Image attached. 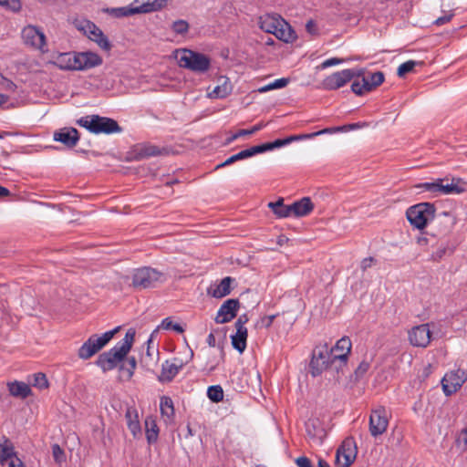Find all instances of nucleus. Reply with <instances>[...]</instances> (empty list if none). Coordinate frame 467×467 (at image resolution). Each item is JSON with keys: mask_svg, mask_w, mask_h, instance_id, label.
<instances>
[{"mask_svg": "<svg viewBox=\"0 0 467 467\" xmlns=\"http://www.w3.org/2000/svg\"><path fill=\"white\" fill-rule=\"evenodd\" d=\"M467 380V374L462 369L446 373L441 379L443 392L446 396L455 393Z\"/></svg>", "mask_w": 467, "mask_h": 467, "instance_id": "15", "label": "nucleus"}, {"mask_svg": "<svg viewBox=\"0 0 467 467\" xmlns=\"http://www.w3.org/2000/svg\"><path fill=\"white\" fill-rule=\"evenodd\" d=\"M264 127H265V124L263 122H261V123L254 125L251 129L240 130L239 131H237L236 133L233 134L231 137L226 139L225 145L231 144L235 140H237L238 138H240L242 136L252 135V134L259 131L260 130H262Z\"/></svg>", "mask_w": 467, "mask_h": 467, "instance_id": "37", "label": "nucleus"}, {"mask_svg": "<svg viewBox=\"0 0 467 467\" xmlns=\"http://www.w3.org/2000/svg\"><path fill=\"white\" fill-rule=\"evenodd\" d=\"M2 467H25L22 461L16 455L11 457L6 462L2 464Z\"/></svg>", "mask_w": 467, "mask_h": 467, "instance_id": "51", "label": "nucleus"}, {"mask_svg": "<svg viewBox=\"0 0 467 467\" xmlns=\"http://www.w3.org/2000/svg\"><path fill=\"white\" fill-rule=\"evenodd\" d=\"M53 63L63 70H86L99 66L102 59L93 52L61 53Z\"/></svg>", "mask_w": 467, "mask_h": 467, "instance_id": "1", "label": "nucleus"}, {"mask_svg": "<svg viewBox=\"0 0 467 467\" xmlns=\"http://www.w3.org/2000/svg\"><path fill=\"white\" fill-rule=\"evenodd\" d=\"M413 188L418 190L419 192H429L433 197L454 193L458 194L465 191L461 179L454 178L451 182H449L448 179L439 178L433 182L417 183Z\"/></svg>", "mask_w": 467, "mask_h": 467, "instance_id": "4", "label": "nucleus"}, {"mask_svg": "<svg viewBox=\"0 0 467 467\" xmlns=\"http://www.w3.org/2000/svg\"><path fill=\"white\" fill-rule=\"evenodd\" d=\"M234 281V278L226 276L221 282L209 289V294L215 298H222L231 293V285Z\"/></svg>", "mask_w": 467, "mask_h": 467, "instance_id": "24", "label": "nucleus"}, {"mask_svg": "<svg viewBox=\"0 0 467 467\" xmlns=\"http://www.w3.org/2000/svg\"><path fill=\"white\" fill-rule=\"evenodd\" d=\"M259 27L274 35L279 40L292 43L296 39V34L291 26L277 14H265L258 18Z\"/></svg>", "mask_w": 467, "mask_h": 467, "instance_id": "3", "label": "nucleus"}, {"mask_svg": "<svg viewBox=\"0 0 467 467\" xmlns=\"http://www.w3.org/2000/svg\"><path fill=\"white\" fill-rule=\"evenodd\" d=\"M160 410L161 418L166 424L173 422L175 410L172 400L168 396H162L160 400Z\"/></svg>", "mask_w": 467, "mask_h": 467, "instance_id": "23", "label": "nucleus"}, {"mask_svg": "<svg viewBox=\"0 0 467 467\" xmlns=\"http://www.w3.org/2000/svg\"><path fill=\"white\" fill-rule=\"evenodd\" d=\"M84 30L89 39L96 42L102 49L109 50L110 44L108 38L95 24L87 22Z\"/></svg>", "mask_w": 467, "mask_h": 467, "instance_id": "20", "label": "nucleus"}, {"mask_svg": "<svg viewBox=\"0 0 467 467\" xmlns=\"http://www.w3.org/2000/svg\"><path fill=\"white\" fill-rule=\"evenodd\" d=\"M208 398L213 402H219L223 400V390L221 386H210L207 389Z\"/></svg>", "mask_w": 467, "mask_h": 467, "instance_id": "40", "label": "nucleus"}, {"mask_svg": "<svg viewBox=\"0 0 467 467\" xmlns=\"http://www.w3.org/2000/svg\"><path fill=\"white\" fill-rule=\"evenodd\" d=\"M445 253H446L445 247H441V248L437 249L435 252L432 253L431 260H433V261L441 260L444 256Z\"/></svg>", "mask_w": 467, "mask_h": 467, "instance_id": "55", "label": "nucleus"}, {"mask_svg": "<svg viewBox=\"0 0 467 467\" xmlns=\"http://www.w3.org/2000/svg\"><path fill=\"white\" fill-rule=\"evenodd\" d=\"M334 354L327 344L317 346L313 350L310 361V371L313 377L319 376L328 369Z\"/></svg>", "mask_w": 467, "mask_h": 467, "instance_id": "10", "label": "nucleus"}, {"mask_svg": "<svg viewBox=\"0 0 467 467\" xmlns=\"http://www.w3.org/2000/svg\"><path fill=\"white\" fill-rule=\"evenodd\" d=\"M207 343L210 347H215L216 340L213 333H210L207 337Z\"/></svg>", "mask_w": 467, "mask_h": 467, "instance_id": "62", "label": "nucleus"}, {"mask_svg": "<svg viewBox=\"0 0 467 467\" xmlns=\"http://www.w3.org/2000/svg\"><path fill=\"white\" fill-rule=\"evenodd\" d=\"M256 154H258L256 147L253 146V147H251L249 149L241 150V151H239L238 153H236L234 155H232L231 157L226 159L223 162L218 164L216 166V169H220V168L231 165V164H233L234 162H235L237 161L244 160V159L253 157V156H254Z\"/></svg>", "mask_w": 467, "mask_h": 467, "instance_id": "28", "label": "nucleus"}, {"mask_svg": "<svg viewBox=\"0 0 467 467\" xmlns=\"http://www.w3.org/2000/svg\"><path fill=\"white\" fill-rule=\"evenodd\" d=\"M289 143H291V140L289 137H287V138L282 139V140L281 139L275 140L273 142H267V143H264L262 145H256L255 147H256L257 152L259 154V153L265 152L267 150H272L274 149L285 146Z\"/></svg>", "mask_w": 467, "mask_h": 467, "instance_id": "34", "label": "nucleus"}, {"mask_svg": "<svg viewBox=\"0 0 467 467\" xmlns=\"http://www.w3.org/2000/svg\"><path fill=\"white\" fill-rule=\"evenodd\" d=\"M166 280L165 275L151 267H141L135 270L132 276V285L137 289H148L157 286Z\"/></svg>", "mask_w": 467, "mask_h": 467, "instance_id": "7", "label": "nucleus"}, {"mask_svg": "<svg viewBox=\"0 0 467 467\" xmlns=\"http://www.w3.org/2000/svg\"><path fill=\"white\" fill-rule=\"evenodd\" d=\"M127 427L135 440L142 437V430L140 422L139 413L135 408H128L125 413Z\"/></svg>", "mask_w": 467, "mask_h": 467, "instance_id": "21", "label": "nucleus"}, {"mask_svg": "<svg viewBox=\"0 0 467 467\" xmlns=\"http://www.w3.org/2000/svg\"><path fill=\"white\" fill-rule=\"evenodd\" d=\"M329 350L337 354H344V358H348V356L351 350V341L348 337H342L336 343V346Z\"/></svg>", "mask_w": 467, "mask_h": 467, "instance_id": "36", "label": "nucleus"}, {"mask_svg": "<svg viewBox=\"0 0 467 467\" xmlns=\"http://www.w3.org/2000/svg\"><path fill=\"white\" fill-rule=\"evenodd\" d=\"M52 455L55 462L57 463H61L66 460L65 452L58 444H54L52 446Z\"/></svg>", "mask_w": 467, "mask_h": 467, "instance_id": "47", "label": "nucleus"}, {"mask_svg": "<svg viewBox=\"0 0 467 467\" xmlns=\"http://www.w3.org/2000/svg\"><path fill=\"white\" fill-rule=\"evenodd\" d=\"M296 462L298 467H313L311 461L307 457H305V456L298 457L296 460Z\"/></svg>", "mask_w": 467, "mask_h": 467, "instance_id": "54", "label": "nucleus"}, {"mask_svg": "<svg viewBox=\"0 0 467 467\" xmlns=\"http://www.w3.org/2000/svg\"><path fill=\"white\" fill-rule=\"evenodd\" d=\"M7 388L11 396L19 399H26L31 394V389L28 384L22 381H12L7 383Z\"/></svg>", "mask_w": 467, "mask_h": 467, "instance_id": "27", "label": "nucleus"}, {"mask_svg": "<svg viewBox=\"0 0 467 467\" xmlns=\"http://www.w3.org/2000/svg\"><path fill=\"white\" fill-rule=\"evenodd\" d=\"M177 58L180 67L199 73L206 72L211 64L208 57L189 49H182L179 51Z\"/></svg>", "mask_w": 467, "mask_h": 467, "instance_id": "8", "label": "nucleus"}, {"mask_svg": "<svg viewBox=\"0 0 467 467\" xmlns=\"http://www.w3.org/2000/svg\"><path fill=\"white\" fill-rule=\"evenodd\" d=\"M184 367V362L179 358H172L162 363L161 374L158 377L160 382H170Z\"/></svg>", "mask_w": 467, "mask_h": 467, "instance_id": "19", "label": "nucleus"}, {"mask_svg": "<svg viewBox=\"0 0 467 467\" xmlns=\"http://www.w3.org/2000/svg\"><path fill=\"white\" fill-rule=\"evenodd\" d=\"M159 154V150L153 145H140L138 148V155L140 158H147L156 156Z\"/></svg>", "mask_w": 467, "mask_h": 467, "instance_id": "42", "label": "nucleus"}, {"mask_svg": "<svg viewBox=\"0 0 467 467\" xmlns=\"http://www.w3.org/2000/svg\"><path fill=\"white\" fill-rule=\"evenodd\" d=\"M374 262H375V259L373 257L364 258L361 261V265H360L362 271H366L368 268L371 267Z\"/></svg>", "mask_w": 467, "mask_h": 467, "instance_id": "56", "label": "nucleus"}, {"mask_svg": "<svg viewBox=\"0 0 467 467\" xmlns=\"http://www.w3.org/2000/svg\"><path fill=\"white\" fill-rule=\"evenodd\" d=\"M172 29L177 34H184L189 29V25L185 20H177L172 24Z\"/></svg>", "mask_w": 467, "mask_h": 467, "instance_id": "48", "label": "nucleus"}, {"mask_svg": "<svg viewBox=\"0 0 467 467\" xmlns=\"http://www.w3.org/2000/svg\"><path fill=\"white\" fill-rule=\"evenodd\" d=\"M24 43L34 48L44 50L46 36L43 31L34 26H27L22 31Z\"/></svg>", "mask_w": 467, "mask_h": 467, "instance_id": "17", "label": "nucleus"}, {"mask_svg": "<svg viewBox=\"0 0 467 467\" xmlns=\"http://www.w3.org/2000/svg\"><path fill=\"white\" fill-rule=\"evenodd\" d=\"M78 124L94 134H111L121 131V128L115 119L99 115L82 117L78 120Z\"/></svg>", "mask_w": 467, "mask_h": 467, "instance_id": "5", "label": "nucleus"}, {"mask_svg": "<svg viewBox=\"0 0 467 467\" xmlns=\"http://www.w3.org/2000/svg\"><path fill=\"white\" fill-rule=\"evenodd\" d=\"M167 0H155L151 3H145L140 6H124L117 8H107L104 11L116 17L130 16L135 14L149 13L161 9Z\"/></svg>", "mask_w": 467, "mask_h": 467, "instance_id": "11", "label": "nucleus"}, {"mask_svg": "<svg viewBox=\"0 0 467 467\" xmlns=\"http://www.w3.org/2000/svg\"><path fill=\"white\" fill-rule=\"evenodd\" d=\"M456 442L458 444L462 443L465 447H467V427L461 431L457 437Z\"/></svg>", "mask_w": 467, "mask_h": 467, "instance_id": "53", "label": "nucleus"}, {"mask_svg": "<svg viewBox=\"0 0 467 467\" xmlns=\"http://www.w3.org/2000/svg\"><path fill=\"white\" fill-rule=\"evenodd\" d=\"M389 426V418L384 407L373 410L369 416V432L372 437L383 434Z\"/></svg>", "mask_w": 467, "mask_h": 467, "instance_id": "14", "label": "nucleus"}, {"mask_svg": "<svg viewBox=\"0 0 467 467\" xmlns=\"http://www.w3.org/2000/svg\"><path fill=\"white\" fill-rule=\"evenodd\" d=\"M222 83L217 85L210 93L209 97L213 99L226 98L232 91V86L227 78H221L219 79Z\"/></svg>", "mask_w": 467, "mask_h": 467, "instance_id": "31", "label": "nucleus"}, {"mask_svg": "<svg viewBox=\"0 0 467 467\" xmlns=\"http://www.w3.org/2000/svg\"><path fill=\"white\" fill-rule=\"evenodd\" d=\"M416 65H417V62L413 61V60H408V61L402 63L398 67V71H397L398 76L400 78L404 77L406 74L411 72Z\"/></svg>", "mask_w": 467, "mask_h": 467, "instance_id": "44", "label": "nucleus"}, {"mask_svg": "<svg viewBox=\"0 0 467 467\" xmlns=\"http://www.w3.org/2000/svg\"><path fill=\"white\" fill-rule=\"evenodd\" d=\"M351 90L360 96L363 95L366 92H369V89L368 88V86L364 85V78H362L361 80H355L351 85Z\"/></svg>", "mask_w": 467, "mask_h": 467, "instance_id": "46", "label": "nucleus"}, {"mask_svg": "<svg viewBox=\"0 0 467 467\" xmlns=\"http://www.w3.org/2000/svg\"><path fill=\"white\" fill-rule=\"evenodd\" d=\"M0 5L7 6L13 11H18L21 8L19 0H0Z\"/></svg>", "mask_w": 467, "mask_h": 467, "instance_id": "50", "label": "nucleus"}, {"mask_svg": "<svg viewBox=\"0 0 467 467\" xmlns=\"http://www.w3.org/2000/svg\"><path fill=\"white\" fill-rule=\"evenodd\" d=\"M54 140L63 143L68 148H72L77 145L79 137L76 129L63 128L54 133Z\"/></svg>", "mask_w": 467, "mask_h": 467, "instance_id": "22", "label": "nucleus"}, {"mask_svg": "<svg viewBox=\"0 0 467 467\" xmlns=\"http://www.w3.org/2000/svg\"><path fill=\"white\" fill-rule=\"evenodd\" d=\"M248 321V318L245 315L239 317V318L235 322V328H246L244 327L245 323Z\"/></svg>", "mask_w": 467, "mask_h": 467, "instance_id": "58", "label": "nucleus"}, {"mask_svg": "<svg viewBox=\"0 0 467 467\" xmlns=\"http://www.w3.org/2000/svg\"><path fill=\"white\" fill-rule=\"evenodd\" d=\"M362 70L343 69L325 78L321 85L324 89L336 90L344 87L354 77L362 75Z\"/></svg>", "mask_w": 467, "mask_h": 467, "instance_id": "12", "label": "nucleus"}, {"mask_svg": "<svg viewBox=\"0 0 467 467\" xmlns=\"http://www.w3.org/2000/svg\"><path fill=\"white\" fill-rule=\"evenodd\" d=\"M432 324L426 323L413 327L408 333L409 341L413 347L427 348L432 338L431 326Z\"/></svg>", "mask_w": 467, "mask_h": 467, "instance_id": "13", "label": "nucleus"}, {"mask_svg": "<svg viewBox=\"0 0 467 467\" xmlns=\"http://www.w3.org/2000/svg\"><path fill=\"white\" fill-rule=\"evenodd\" d=\"M275 316H268L263 318V323L265 327H270L275 319Z\"/></svg>", "mask_w": 467, "mask_h": 467, "instance_id": "61", "label": "nucleus"}, {"mask_svg": "<svg viewBox=\"0 0 467 467\" xmlns=\"http://www.w3.org/2000/svg\"><path fill=\"white\" fill-rule=\"evenodd\" d=\"M289 83V79L285 78L275 79L274 82L261 87L258 91L261 93L267 92L272 89H277L285 88Z\"/></svg>", "mask_w": 467, "mask_h": 467, "instance_id": "41", "label": "nucleus"}, {"mask_svg": "<svg viewBox=\"0 0 467 467\" xmlns=\"http://www.w3.org/2000/svg\"><path fill=\"white\" fill-rule=\"evenodd\" d=\"M343 130H344V128H342V127L326 128V129H323L317 132L304 133V134H299V135H292V136H289V138L291 140V142H293V141H297V140H302L313 139L317 136L323 135V134H332V133H335L337 131H341Z\"/></svg>", "mask_w": 467, "mask_h": 467, "instance_id": "33", "label": "nucleus"}, {"mask_svg": "<svg viewBox=\"0 0 467 467\" xmlns=\"http://www.w3.org/2000/svg\"><path fill=\"white\" fill-rule=\"evenodd\" d=\"M343 62H344V59H342V58L331 57V58H328V59L323 61L318 67L321 69H325L329 67L339 65Z\"/></svg>", "mask_w": 467, "mask_h": 467, "instance_id": "49", "label": "nucleus"}, {"mask_svg": "<svg viewBox=\"0 0 467 467\" xmlns=\"http://www.w3.org/2000/svg\"><path fill=\"white\" fill-rule=\"evenodd\" d=\"M128 362L130 365V368H128L129 377L130 378L133 375L134 369L136 368V359L134 357H131L128 358Z\"/></svg>", "mask_w": 467, "mask_h": 467, "instance_id": "59", "label": "nucleus"}, {"mask_svg": "<svg viewBox=\"0 0 467 467\" xmlns=\"http://www.w3.org/2000/svg\"><path fill=\"white\" fill-rule=\"evenodd\" d=\"M33 382L32 385L40 389H46L48 387V382L47 377L43 373H36L33 375Z\"/></svg>", "mask_w": 467, "mask_h": 467, "instance_id": "45", "label": "nucleus"}, {"mask_svg": "<svg viewBox=\"0 0 467 467\" xmlns=\"http://www.w3.org/2000/svg\"><path fill=\"white\" fill-rule=\"evenodd\" d=\"M417 244L420 246H425L428 244V238L426 237H419L417 239Z\"/></svg>", "mask_w": 467, "mask_h": 467, "instance_id": "63", "label": "nucleus"}, {"mask_svg": "<svg viewBox=\"0 0 467 467\" xmlns=\"http://www.w3.org/2000/svg\"><path fill=\"white\" fill-rule=\"evenodd\" d=\"M306 429L307 435L317 442H321L324 436L325 431L319 426L318 421L317 420H310L306 424Z\"/></svg>", "mask_w": 467, "mask_h": 467, "instance_id": "29", "label": "nucleus"}, {"mask_svg": "<svg viewBox=\"0 0 467 467\" xmlns=\"http://www.w3.org/2000/svg\"><path fill=\"white\" fill-rule=\"evenodd\" d=\"M16 456L14 448L8 442L0 444V464L6 462L11 457Z\"/></svg>", "mask_w": 467, "mask_h": 467, "instance_id": "39", "label": "nucleus"}, {"mask_svg": "<svg viewBox=\"0 0 467 467\" xmlns=\"http://www.w3.org/2000/svg\"><path fill=\"white\" fill-rule=\"evenodd\" d=\"M135 337V330L129 329L124 338L118 342L111 349L100 354L96 364L104 371L112 370L124 359L131 348Z\"/></svg>", "mask_w": 467, "mask_h": 467, "instance_id": "2", "label": "nucleus"}, {"mask_svg": "<svg viewBox=\"0 0 467 467\" xmlns=\"http://www.w3.org/2000/svg\"><path fill=\"white\" fill-rule=\"evenodd\" d=\"M452 16H453V15L451 13V14L445 15V16H443L438 17V18L435 20V22H434V23H435V25H437V26H442V25H444V24L448 23V22L451 19Z\"/></svg>", "mask_w": 467, "mask_h": 467, "instance_id": "57", "label": "nucleus"}, {"mask_svg": "<svg viewBox=\"0 0 467 467\" xmlns=\"http://www.w3.org/2000/svg\"><path fill=\"white\" fill-rule=\"evenodd\" d=\"M306 28L307 32L310 33L311 35L317 34V26L312 20H310L306 23Z\"/></svg>", "mask_w": 467, "mask_h": 467, "instance_id": "60", "label": "nucleus"}, {"mask_svg": "<svg viewBox=\"0 0 467 467\" xmlns=\"http://www.w3.org/2000/svg\"><path fill=\"white\" fill-rule=\"evenodd\" d=\"M347 361L348 358H344V354L335 353L328 369H334L337 373L340 371L343 372L344 368L347 367Z\"/></svg>", "mask_w": 467, "mask_h": 467, "instance_id": "38", "label": "nucleus"}, {"mask_svg": "<svg viewBox=\"0 0 467 467\" xmlns=\"http://www.w3.org/2000/svg\"><path fill=\"white\" fill-rule=\"evenodd\" d=\"M364 85L368 86L369 91L381 85L384 81V74L380 71L372 73L368 77H363Z\"/></svg>", "mask_w": 467, "mask_h": 467, "instance_id": "35", "label": "nucleus"}, {"mask_svg": "<svg viewBox=\"0 0 467 467\" xmlns=\"http://www.w3.org/2000/svg\"><path fill=\"white\" fill-rule=\"evenodd\" d=\"M158 328H161V329H165V330H170V329H172L178 333H182L183 332V328L181 325L179 324H173V322L171 320L170 317H166L164 318L162 321H161V324L159 326Z\"/></svg>", "mask_w": 467, "mask_h": 467, "instance_id": "43", "label": "nucleus"}, {"mask_svg": "<svg viewBox=\"0 0 467 467\" xmlns=\"http://www.w3.org/2000/svg\"><path fill=\"white\" fill-rule=\"evenodd\" d=\"M369 368V364L368 362H361L359 366L355 370V374L357 378L362 377Z\"/></svg>", "mask_w": 467, "mask_h": 467, "instance_id": "52", "label": "nucleus"}, {"mask_svg": "<svg viewBox=\"0 0 467 467\" xmlns=\"http://www.w3.org/2000/svg\"><path fill=\"white\" fill-rule=\"evenodd\" d=\"M9 195V190L5 187L0 186V196L5 197Z\"/></svg>", "mask_w": 467, "mask_h": 467, "instance_id": "64", "label": "nucleus"}, {"mask_svg": "<svg viewBox=\"0 0 467 467\" xmlns=\"http://www.w3.org/2000/svg\"><path fill=\"white\" fill-rule=\"evenodd\" d=\"M118 328L103 333L101 336L92 335L79 348L78 356L81 359H88L102 349L113 337Z\"/></svg>", "mask_w": 467, "mask_h": 467, "instance_id": "9", "label": "nucleus"}, {"mask_svg": "<svg viewBox=\"0 0 467 467\" xmlns=\"http://www.w3.org/2000/svg\"><path fill=\"white\" fill-rule=\"evenodd\" d=\"M313 203L308 197H304L300 201L291 204L292 215L296 217L306 216L313 210Z\"/></svg>", "mask_w": 467, "mask_h": 467, "instance_id": "26", "label": "nucleus"}, {"mask_svg": "<svg viewBox=\"0 0 467 467\" xmlns=\"http://www.w3.org/2000/svg\"><path fill=\"white\" fill-rule=\"evenodd\" d=\"M357 456V448L352 438L346 439L337 451V462L340 467H349Z\"/></svg>", "mask_w": 467, "mask_h": 467, "instance_id": "16", "label": "nucleus"}, {"mask_svg": "<svg viewBox=\"0 0 467 467\" xmlns=\"http://www.w3.org/2000/svg\"><path fill=\"white\" fill-rule=\"evenodd\" d=\"M145 434L149 444H153L157 441L159 437L160 429L154 416H147L145 420Z\"/></svg>", "mask_w": 467, "mask_h": 467, "instance_id": "25", "label": "nucleus"}, {"mask_svg": "<svg viewBox=\"0 0 467 467\" xmlns=\"http://www.w3.org/2000/svg\"><path fill=\"white\" fill-rule=\"evenodd\" d=\"M231 338L233 347L243 353L246 348L247 328H236V333Z\"/></svg>", "mask_w": 467, "mask_h": 467, "instance_id": "32", "label": "nucleus"}, {"mask_svg": "<svg viewBox=\"0 0 467 467\" xmlns=\"http://www.w3.org/2000/svg\"><path fill=\"white\" fill-rule=\"evenodd\" d=\"M268 207L278 218H286L292 216L291 204L285 205L283 198H279L276 202H269Z\"/></svg>", "mask_w": 467, "mask_h": 467, "instance_id": "30", "label": "nucleus"}, {"mask_svg": "<svg viewBox=\"0 0 467 467\" xmlns=\"http://www.w3.org/2000/svg\"><path fill=\"white\" fill-rule=\"evenodd\" d=\"M435 206L431 202H420L410 207L406 212L408 221L417 229H423L434 218Z\"/></svg>", "mask_w": 467, "mask_h": 467, "instance_id": "6", "label": "nucleus"}, {"mask_svg": "<svg viewBox=\"0 0 467 467\" xmlns=\"http://www.w3.org/2000/svg\"><path fill=\"white\" fill-rule=\"evenodd\" d=\"M240 303L238 299L230 298L227 299L223 304L220 306L217 315L214 318V321L217 324H224L233 320L237 314V310L239 308Z\"/></svg>", "mask_w": 467, "mask_h": 467, "instance_id": "18", "label": "nucleus"}]
</instances>
